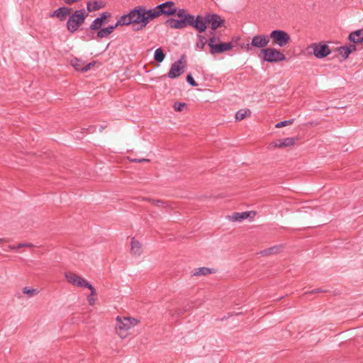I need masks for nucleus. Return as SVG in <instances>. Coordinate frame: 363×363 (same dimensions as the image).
Returning <instances> with one entry per match:
<instances>
[{
	"mask_svg": "<svg viewBox=\"0 0 363 363\" xmlns=\"http://www.w3.org/2000/svg\"><path fill=\"white\" fill-rule=\"evenodd\" d=\"M94 65V62H90L84 66L83 72H85L91 69Z\"/></svg>",
	"mask_w": 363,
	"mask_h": 363,
	"instance_id": "ea45409f",
	"label": "nucleus"
},
{
	"mask_svg": "<svg viewBox=\"0 0 363 363\" xmlns=\"http://www.w3.org/2000/svg\"><path fill=\"white\" fill-rule=\"evenodd\" d=\"M33 245L31 244V243H20L18 244L17 246H13V245H9V248L11 250H18L19 248H21V247H33Z\"/></svg>",
	"mask_w": 363,
	"mask_h": 363,
	"instance_id": "72a5a7b5",
	"label": "nucleus"
},
{
	"mask_svg": "<svg viewBox=\"0 0 363 363\" xmlns=\"http://www.w3.org/2000/svg\"><path fill=\"white\" fill-rule=\"evenodd\" d=\"M23 294H27L28 297H33L38 294V291L35 289H29L24 287L22 289Z\"/></svg>",
	"mask_w": 363,
	"mask_h": 363,
	"instance_id": "7c9ffc66",
	"label": "nucleus"
},
{
	"mask_svg": "<svg viewBox=\"0 0 363 363\" xmlns=\"http://www.w3.org/2000/svg\"><path fill=\"white\" fill-rule=\"evenodd\" d=\"M178 16L179 19L181 21H184L185 22V24L186 26H189V24H192L194 16L189 14L186 11V10L180 9L179 10L177 9L176 13Z\"/></svg>",
	"mask_w": 363,
	"mask_h": 363,
	"instance_id": "a211bd4d",
	"label": "nucleus"
},
{
	"mask_svg": "<svg viewBox=\"0 0 363 363\" xmlns=\"http://www.w3.org/2000/svg\"><path fill=\"white\" fill-rule=\"evenodd\" d=\"M121 26L120 24H118V21L115 23V25H111L108 26L107 28H100L99 30H97L98 32L96 33V37H92L93 39H97V38H107L111 33L113 32V30L118 26Z\"/></svg>",
	"mask_w": 363,
	"mask_h": 363,
	"instance_id": "2eb2a0df",
	"label": "nucleus"
},
{
	"mask_svg": "<svg viewBox=\"0 0 363 363\" xmlns=\"http://www.w3.org/2000/svg\"><path fill=\"white\" fill-rule=\"evenodd\" d=\"M249 212H242V213H235L232 216V219L234 221H242L249 217Z\"/></svg>",
	"mask_w": 363,
	"mask_h": 363,
	"instance_id": "a878e982",
	"label": "nucleus"
},
{
	"mask_svg": "<svg viewBox=\"0 0 363 363\" xmlns=\"http://www.w3.org/2000/svg\"><path fill=\"white\" fill-rule=\"evenodd\" d=\"M131 253L133 255L139 256L142 253V246L141 244L134 238L132 239L131 241Z\"/></svg>",
	"mask_w": 363,
	"mask_h": 363,
	"instance_id": "4be33fe9",
	"label": "nucleus"
},
{
	"mask_svg": "<svg viewBox=\"0 0 363 363\" xmlns=\"http://www.w3.org/2000/svg\"><path fill=\"white\" fill-rule=\"evenodd\" d=\"M72 65L75 68L76 70L83 72L84 65L82 61L78 59H74L72 60Z\"/></svg>",
	"mask_w": 363,
	"mask_h": 363,
	"instance_id": "c756f323",
	"label": "nucleus"
},
{
	"mask_svg": "<svg viewBox=\"0 0 363 363\" xmlns=\"http://www.w3.org/2000/svg\"><path fill=\"white\" fill-rule=\"evenodd\" d=\"M161 16H169L176 13L177 7L175 3L172 1H166L157 5Z\"/></svg>",
	"mask_w": 363,
	"mask_h": 363,
	"instance_id": "9d476101",
	"label": "nucleus"
},
{
	"mask_svg": "<svg viewBox=\"0 0 363 363\" xmlns=\"http://www.w3.org/2000/svg\"><path fill=\"white\" fill-rule=\"evenodd\" d=\"M103 6H104L103 4L101 3L98 2V1H94L93 3L89 1L86 4V8H87V11L86 12L89 13V12H91V11H94L99 10Z\"/></svg>",
	"mask_w": 363,
	"mask_h": 363,
	"instance_id": "b1692460",
	"label": "nucleus"
},
{
	"mask_svg": "<svg viewBox=\"0 0 363 363\" xmlns=\"http://www.w3.org/2000/svg\"><path fill=\"white\" fill-rule=\"evenodd\" d=\"M186 104L185 103L176 102L174 103L173 107L175 111H181L184 107H185Z\"/></svg>",
	"mask_w": 363,
	"mask_h": 363,
	"instance_id": "c9c22d12",
	"label": "nucleus"
},
{
	"mask_svg": "<svg viewBox=\"0 0 363 363\" xmlns=\"http://www.w3.org/2000/svg\"><path fill=\"white\" fill-rule=\"evenodd\" d=\"M206 23H208L206 21L205 17L203 19L201 16H197L196 18L194 17L192 24H189V26H193L199 33H202L206 29Z\"/></svg>",
	"mask_w": 363,
	"mask_h": 363,
	"instance_id": "f3484780",
	"label": "nucleus"
},
{
	"mask_svg": "<svg viewBox=\"0 0 363 363\" xmlns=\"http://www.w3.org/2000/svg\"><path fill=\"white\" fill-rule=\"evenodd\" d=\"M184 72V66L182 65V59H180L172 65L167 77L170 79H174L179 77Z\"/></svg>",
	"mask_w": 363,
	"mask_h": 363,
	"instance_id": "f8f14e48",
	"label": "nucleus"
},
{
	"mask_svg": "<svg viewBox=\"0 0 363 363\" xmlns=\"http://www.w3.org/2000/svg\"><path fill=\"white\" fill-rule=\"evenodd\" d=\"M281 247H282L281 245L273 246V247H269L268 249H266L264 250L261 251L260 254L262 256H267V255H275V254H277L278 252H279V251L281 250Z\"/></svg>",
	"mask_w": 363,
	"mask_h": 363,
	"instance_id": "5701e85b",
	"label": "nucleus"
},
{
	"mask_svg": "<svg viewBox=\"0 0 363 363\" xmlns=\"http://www.w3.org/2000/svg\"><path fill=\"white\" fill-rule=\"evenodd\" d=\"M95 295H92V291H91L90 295L87 297V301L89 303V305L93 306L95 303V298H94Z\"/></svg>",
	"mask_w": 363,
	"mask_h": 363,
	"instance_id": "4c0bfd02",
	"label": "nucleus"
},
{
	"mask_svg": "<svg viewBox=\"0 0 363 363\" xmlns=\"http://www.w3.org/2000/svg\"><path fill=\"white\" fill-rule=\"evenodd\" d=\"M212 273V270L208 267H200L194 272V276L207 275Z\"/></svg>",
	"mask_w": 363,
	"mask_h": 363,
	"instance_id": "cd10ccee",
	"label": "nucleus"
},
{
	"mask_svg": "<svg viewBox=\"0 0 363 363\" xmlns=\"http://www.w3.org/2000/svg\"><path fill=\"white\" fill-rule=\"evenodd\" d=\"M313 49V53L315 57L321 59L325 57L330 53V50L327 45L320 43H313L311 45Z\"/></svg>",
	"mask_w": 363,
	"mask_h": 363,
	"instance_id": "1a4fd4ad",
	"label": "nucleus"
},
{
	"mask_svg": "<svg viewBox=\"0 0 363 363\" xmlns=\"http://www.w3.org/2000/svg\"><path fill=\"white\" fill-rule=\"evenodd\" d=\"M269 35L265 34L257 35L252 38L250 43L246 45L245 48L248 52L252 50V48L262 50L265 49L264 48L269 44Z\"/></svg>",
	"mask_w": 363,
	"mask_h": 363,
	"instance_id": "0eeeda50",
	"label": "nucleus"
},
{
	"mask_svg": "<svg viewBox=\"0 0 363 363\" xmlns=\"http://www.w3.org/2000/svg\"><path fill=\"white\" fill-rule=\"evenodd\" d=\"M296 140L295 138H286L271 143L270 146L279 148L291 147L295 145Z\"/></svg>",
	"mask_w": 363,
	"mask_h": 363,
	"instance_id": "dca6fc26",
	"label": "nucleus"
},
{
	"mask_svg": "<svg viewBox=\"0 0 363 363\" xmlns=\"http://www.w3.org/2000/svg\"><path fill=\"white\" fill-rule=\"evenodd\" d=\"M186 81L192 86H198V84L195 82V80L194 79V78H193V77L191 76V74H189L186 76Z\"/></svg>",
	"mask_w": 363,
	"mask_h": 363,
	"instance_id": "e433bc0d",
	"label": "nucleus"
},
{
	"mask_svg": "<svg viewBox=\"0 0 363 363\" xmlns=\"http://www.w3.org/2000/svg\"><path fill=\"white\" fill-rule=\"evenodd\" d=\"M249 109H240L235 114V118L238 121L243 120L247 116L250 114Z\"/></svg>",
	"mask_w": 363,
	"mask_h": 363,
	"instance_id": "bb28decb",
	"label": "nucleus"
},
{
	"mask_svg": "<svg viewBox=\"0 0 363 363\" xmlns=\"http://www.w3.org/2000/svg\"><path fill=\"white\" fill-rule=\"evenodd\" d=\"M144 18H145V26L148 24V23L160 16H161L160 10L158 6H155L151 9H146L144 7Z\"/></svg>",
	"mask_w": 363,
	"mask_h": 363,
	"instance_id": "ddd939ff",
	"label": "nucleus"
},
{
	"mask_svg": "<svg viewBox=\"0 0 363 363\" xmlns=\"http://www.w3.org/2000/svg\"><path fill=\"white\" fill-rule=\"evenodd\" d=\"M88 12L84 9L77 10L71 14L67 22V28L70 33H74L84 23Z\"/></svg>",
	"mask_w": 363,
	"mask_h": 363,
	"instance_id": "f03ea898",
	"label": "nucleus"
},
{
	"mask_svg": "<svg viewBox=\"0 0 363 363\" xmlns=\"http://www.w3.org/2000/svg\"><path fill=\"white\" fill-rule=\"evenodd\" d=\"M65 3H66L67 4H69V5H71V4H74V3L77 2V1H78V0H65Z\"/></svg>",
	"mask_w": 363,
	"mask_h": 363,
	"instance_id": "37998d69",
	"label": "nucleus"
},
{
	"mask_svg": "<svg viewBox=\"0 0 363 363\" xmlns=\"http://www.w3.org/2000/svg\"><path fill=\"white\" fill-rule=\"evenodd\" d=\"M7 240L4 239V238H0V242H6Z\"/></svg>",
	"mask_w": 363,
	"mask_h": 363,
	"instance_id": "c03bdc74",
	"label": "nucleus"
},
{
	"mask_svg": "<svg viewBox=\"0 0 363 363\" xmlns=\"http://www.w3.org/2000/svg\"><path fill=\"white\" fill-rule=\"evenodd\" d=\"M206 44V40L204 36L199 35V39L196 43V48L199 49H203Z\"/></svg>",
	"mask_w": 363,
	"mask_h": 363,
	"instance_id": "473e14b6",
	"label": "nucleus"
},
{
	"mask_svg": "<svg viewBox=\"0 0 363 363\" xmlns=\"http://www.w3.org/2000/svg\"><path fill=\"white\" fill-rule=\"evenodd\" d=\"M337 51L338 52V54L341 55L342 60H346L350 54V50H348L345 46L338 48Z\"/></svg>",
	"mask_w": 363,
	"mask_h": 363,
	"instance_id": "c85d7f7f",
	"label": "nucleus"
},
{
	"mask_svg": "<svg viewBox=\"0 0 363 363\" xmlns=\"http://www.w3.org/2000/svg\"><path fill=\"white\" fill-rule=\"evenodd\" d=\"M71 13V9L67 7H60L55 11L52 13L50 15V17H57L60 21H63L66 18V17L69 15Z\"/></svg>",
	"mask_w": 363,
	"mask_h": 363,
	"instance_id": "6ab92c4d",
	"label": "nucleus"
},
{
	"mask_svg": "<svg viewBox=\"0 0 363 363\" xmlns=\"http://www.w3.org/2000/svg\"><path fill=\"white\" fill-rule=\"evenodd\" d=\"M261 53L263 55L264 61L268 62H279L286 60L285 55L274 48L262 49Z\"/></svg>",
	"mask_w": 363,
	"mask_h": 363,
	"instance_id": "39448f33",
	"label": "nucleus"
},
{
	"mask_svg": "<svg viewBox=\"0 0 363 363\" xmlns=\"http://www.w3.org/2000/svg\"><path fill=\"white\" fill-rule=\"evenodd\" d=\"M143 11L144 6H138L135 8L128 14L122 16L118 20V24H120L121 26L140 24V28L145 27Z\"/></svg>",
	"mask_w": 363,
	"mask_h": 363,
	"instance_id": "f257e3e1",
	"label": "nucleus"
},
{
	"mask_svg": "<svg viewBox=\"0 0 363 363\" xmlns=\"http://www.w3.org/2000/svg\"><path fill=\"white\" fill-rule=\"evenodd\" d=\"M165 24L168 25L171 28L174 29H183L187 26L184 21L174 18L167 19Z\"/></svg>",
	"mask_w": 363,
	"mask_h": 363,
	"instance_id": "aec40b11",
	"label": "nucleus"
},
{
	"mask_svg": "<svg viewBox=\"0 0 363 363\" xmlns=\"http://www.w3.org/2000/svg\"><path fill=\"white\" fill-rule=\"evenodd\" d=\"M130 161H131L133 162H149L150 160L149 159H137V158H134V159H130Z\"/></svg>",
	"mask_w": 363,
	"mask_h": 363,
	"instance_id": "58836bf2",
	"label": "nucleus"
},
{
	"mask_svg": "<svg viewBox=\"0 0 363 363\" xmlns=\"http://www.w3.org/2000/svg\"><path fill=\"white\" fill-rule=\"evenodd\" d=\"M165 57V54L162 48H157L154 53V59L157 62H162Z\"/></svg>",
	"mask_w": 363,
	"mask_h": 363,
	"instance_id": "393cba45",
	"label": "nucleus"
},
{
	"mask_svg": "<svg viewBox=\"0 0 363 363\" xmlns=\"http://www.w3.org/2000/svg\"><path fill=\"white\" fill-rule=\"evenodd\" d=\"M143 200H146V201H148L149 202H151L152 204L157 206H162V207H166V203L162 201V200H155V199H146V198H143Z\"/></svg>",
	"mask_w": 363,
	"mask_h": 363,
	"instance_id": "2f4dec72",
	"label": "nucleus"
},
{
	"mask_svg": "<svg viewBox=\"0 0 363 363\" xmlns=\"http://www.w3.org/2000/svg\"><path fill=\"white\" fill-rule=\"evenodd\" d=\"M216 38L213 35L207 42L210 48V53L212 55L222 53L233 48L232 43H216Z\"/></svg>",
	"mask_w": 363,
	"mask_h": 363,
	"instance_id": "423d86ee",
	"label": "nucleus"
},
{
	"mask_svg": "<svg viewBox=\"0 0 363 363\" xmlns=\"http://www.w3.org/2000/svg\"><path fill=\"white\" fill-rule=\"evenodd\" d=\"M110 16L111 15L108 12H104L101 13L99 17L93 21L90 25V29L93 30H99Z\"/></svg>",
	"mask_w": 363,
	"mask_h": 363,
	"instance_id": "4468645a",
	"label": "nucleus"
},
{
	"mask_svg": "<svg viewBox=\"0 0 363 363\" xmlns=\"http://www.w3.org/2000/svg\"><path fill=\"white\" fill-rule=\"evenodd\" d=\"M205 20L210 25L211 28L213 30H216L219 27H221L225 21L217 14L214 13H207L205 16Z\"/></svg>",
	"mask_w": 363,
	"mask_h": 363,
	"instance_id": "9b49d317",
	"label": "nucleus"
},
{
	"mask_svg": "<svg viewBox=\"0 0 363 363\" xmlns=\"http://www.w3.org/2000/svg\"><path fill=\"white\" fill-rule=\"evenodd\" d=\"M345 47L347 48L348 50H350V53L356 50V46L354 45H350L349 46Z\"/></svg>",
	"mask_w": 363,
	"mask_h": 363,
	"instance_id": "79ce46f5",
	"label": "nucleus"
},
{
	"mask_svg": "<svg viewBox=\"0 0 363 363\" xmlns=\"http://www.w3.org/2000/svg\"><path fill=\"white\" fill-rule=\"evenodd\" d=\"M294 121V119H291V120H288V121H281L279 123H277L275 125V127L277 128H281V127H284V126H286V125H291V124L293 123Z\"/></svg>",
	"mask_w": 363,
	"mask_h": 363,
	"instance_id": "f704fd0d",
	"label": "nucleus"
},
{
	"mask_svg": "<svg viewBox=\"0 0 363 363\" xmlns=\"http://www.w3.org/2000/svg\"><path fill=\"white\" fill-rule=\"evenodd\" d=\"M67 281L72 285L78 287H85L92 291V295H96V290L93 286L89 284L86 280L77 274L69 272L65 273Z\"/></svg>",
	"mask_w": 363,
	"mask_h": 363,
	"instance_id": "20e7f679",
	"label": "nucleus"
},
{
	"mask_svg": "<svg viewBox=\"0 0 363 363\" xmlns=\"http://www.w3.org/2000/svg\"><path fill=\"white\" fill-rule=\"evenodd\" d=\"M138 324V320L133 318L130 317H123L120 318L117 317V325L116 329L117 330L119 335L123 337V334L121 331H126L129 330L131 327L136 325Z\"/></svg>",
	"mask_w": 363,
	"mask_h": 363,
	"instance_id": "6e6552de",
	"label": "nucleus"
},
{
	"mask_svg": "<svg viewBox=\"0 0 363 363\" xmlns=\"http://www.w3.org/2000/svg\"><path fill=\"white\" fill-rule=\"evenodd\" d=\"M348 39L354 43L363 42V28L350 33Z\"/></svg>",
	"mask_w": 363,
	"mask_h": 363,
	"instance_id": "412c9836",
	"label": "nucleus"
},
{
	"mask_svg": "<svg viewBox=\"0 0 363 363\" xmlns=\"http://www.w3.org/2000/svg\"><path fill=\"white\" fill-rule=\"evenodd\" d=\"M269 40L272 41V44L280 48L285 47L291 41L290 35L288 33L282 30H274L269 35Z\"/></svg>",
	"mask_w": 363,
	"mask_h": 363,
	"instance_id": "7ed1b4c3",
	"label": "nucleus"
},
{
	"mask_svg": "<svg viewBox=\"0 0 363 363\" xmlns=\"http://www.w3.org/2000/svg\"><path fill=\"white\" fill-rule=\"evenodd\" d=\"M324 291L322 290L320 288H318L316 289H314V290H312V291H308V292H306V294H315V293H320V292H323Z\"/></svg>",
	"mask_w": 363,
	"mask_h": 363,
	"instance_id": "a19ab883",
	"label": "nucleus"
}]
</instances>
